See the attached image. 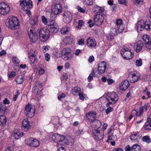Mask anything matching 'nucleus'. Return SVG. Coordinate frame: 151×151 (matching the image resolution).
<instances>
[{
    "mask_svg": "<svg viewBox=\"0 0 151 151\" xmlns=\"http://www.w3.org/2000/svg\"><path fill=\"white\" fill-rule=\"evenodd\" d=\"M6 122V117L3 115L0 116V125L4 126Z\"/></svg>",
    "mask_w": 151,
    "mask_h": 151,
    "instance_id": "obj_28",
    "label": "nucleus"
},
{
    "mask_svg": "<svg viewBox=\"0 0 151 151\" xmlns=\"http://www.w3.org/2000/svg\"><path fill=\"white\" fill-rule=\"evenodd\" d=\"M10 11V8L9 7H7L6 9H0V12L1 14L3 15L7 14Z\"/></svg>",
    "mask_w": 151,
    "mask_h": 151,
    "instance_id": "obj_31",
    "label": "nucleus"
},
{
    "mask_svg": "<svg viewBox=\"0 0 151 151\" xmlns=\"http://www.w3.org/2000/svg\"><path fill=\"white\" fill-rule=\"evenodd\" d=\"M132 76L131 79H130V82L132 83H134L138 81L140 78L139 75L137 73H130L129 76Z\"/></svg>",
    "mask_w": 151,
    "mask_h": 151,
    "instance_id": "obj_23",
    "label": "nucleus"
},
{
    "mask_svg": "<svg viewBox=\"0 0 151 151\" xmlns=\"http://www.w3.org/2000/svg\"><path fill=\"white\" fill-rule=\"evenodd\" d=\"M39 35V39L43 42L47 40L50 37V31L44 28H41L37 30Z\"/></svg>",
    "mask_w": 151,
    "mask_h": 151,
    "instance_id": "obj_3",
    "label": "nucleus"
},
{
    "mask_svg": "<svg viewBox=\"0 0 151 151\" xmlns=\"http://www.w3.org/2000/svg\"><path fill=\"white\" fill-rule=\"evenodd\" d=\"M47 25L50 26V31L52 32L56 33L58 30V26L55 21L52 19L50 20Z\"/></svg>",
    "mask_w": 151,
    "mask_h": 151,
    "instance_id": "obj_11",
    "label": "nucleus"
},
{
    "mask_svg": "<svg viewBox=\"0 0 151 151\" xmlns=\"http://www.w3.org/2000/svg\"><path fill=\"white\" fill-rule=\"evenodd\" d=\"M42 84L39 82L37 81L35 82L32 88L33 93L36 94L40 93L42 90Z\"/></svg>",
    "mask_w": 151,
    "mask_h": 151,
    "instance_id": "obj_13",
    "label": "nucleus"
},
{
    "mask_svg": "<svg viewBox=\"0 0 151 151\" xmlns=\"http://www.w3.org/2000/svg\"><path fill=\"white\" fill-rule=\"evenodd\" d=\"M19 2L20 5L23 6L22 9L23 10L27 11V14L29 13L28 15L31 14L29 9L33 7L32 2V1L29 0L26 1V0H20Z\"/></svg>",
    "mask_w": 151,
    "mask_h": 151,
    "instance_id": "obj_4",
    "label": "nucleus"
},
{
    "mask_svg": "<svg viewBox=\"0 0 151 151\" xmlns=\"http://www.w3.org/2000/svg\"><path fill=\"white\" fill-rule=\"evenodd\" d=\"M106 98L107 100L109 101L108 103L106 104V107H109V106L110 104H115V103H114L112 101H110L109 98H108L107 97H106Z\"/></svg>",
    "mask_w": 151,
    "mask_h": 151,
    "instance_id": "obj_45",
    "label": "nucleus"
},
{
    "mask_svg": "<svg viewBox=\"0 0 151 151\" xmlns=\"http://www.w3.org/2000/svg\"><path fill=\"white\" fill-rule=\"evenodd\" d=\"M124 25L123 24L117 27L118 28V30L119 32H122L124 29Z\"/></svg>",
    "mask_w": 151,
    "mask_h": 151,
    "instance_id": "obj_44",
    "label": "nucleus"
},
{
    "mask_svg": "<svg viewBox=\"0 0 151 151\" xmlns=\"http://www.w3.org/2000/svg\"><path fill=\"white\" fill-rule=\"evenodd\" d=\"M45 59L47 61H49L50 60V56L48 53H46L45 54Z\"/></svg>",
    "mask_w": 151,
    "mask_h": 151,
    "instance_id": "obj_61",
    "label": "nucleus"
},
{
    "mask_svg": "<svg viewBox=\"0 0 151 151\" xmlns=\"http://www.w3.org/2000/svg\"><path fill=\"white\" fill-rule=\"evenodd\" d=\"M29 58L31 61V63L32 64L35 61V60H36V57L35 55L34 54H32L29 57Z\"/></svg>",
    "mask_w": 151,
    "mask_h": 151,
    "instance_id": "obj_39",
    "label": "nucleus"
},
{
    "mask_svg": "<svg viewBox=\"0 0 151 151\" xmlns=\"http://www.w3.org/2000/svg\"><path fill=\"white\" fill-rule=\"evenodd\" d=\"M63 21L65 23L68 24L70 22L72 19V15L70 12H65L63 14Z\"/></svg>",
    "mask_w": 151,
    "mask_h": 151,
    "instance_id": "obj_15",
    "label": "nucleus"
},
{
    "mask_svg": "<svg viewBox=\"0 0 151 151\" xmlns=\"http://www.w3.org/2000/svg\"><path fill=\"white\" fill-rule=\"evenodd\" d=\"M59 147H59L58 150V151H65V149L62 146V145L61 146H59Z\"/></svg>",
    "mask_w": 151,
    "mask_h": 151,
    "instance_id": "obj_64",
    "label": "nucleus"
},
{
    "mask_svg": "<svg viewBox=\"0 0 151 151\" xmlns=\"http://www.w3.org/2000/svg\"><path fill=\"white\" fill-rule=\"evenodd\" d=\"M87 44L88 46L89 47H94L96 45L95 40L91 37H89L87 39Z\"/></svg>",
    "mask_w": 151,
    "mask_h": 151,
    "instance_id": "obj_24",
    "label": "nucleus"
},
{
    "mask_svg": "<svg viewBox=\"0 0 151 151\" xmlns=\"http://www.w3.org/2000/svg\"><path fill=\"white\" fill-rule=\"evenodd\" d=\"M22 128L25 131H27L30 128L29 122L27 119H24L23 120Z\"/></svg>",
    "mask_w": 151,
    "mask_h": 151,
    "instance_id": "obj_21",
    "label": "nucleus"
},
{
    "mask_svg": "<svg viewBox=\"0 0 151 151\" xmlns=\"http://www.w3.org/2000/svg\"><path fill=\"white\" fill-rule=\"evenodd\" d=\"M6 106L4 104H0V113H4L6 110Z\"/></svg>",
    "mask_w": 151,
    "mask_h": 151,
    "instance_id": "obj_41",
    "label": "nucleus"
},
{
    "mask_svg": "<svg viewBox=\"0 0 151 151\" xmlns=\"http://www.w3.org/2000/svg\"><path fill=\"white\" fill-rule=\"evenodd\" d=\"M78 44L80 45H84V40L81 39L78 41Z\"/></svg>",
    "mask_w": 151,
    "mask_h": 151,
    "instance_id": "obj_62",
    "label": "nucleus"
},
{
    "mask_svg": "<svg viewBox=\"0 0 151 151\" xmlns=\"http://www.w3.org/2000/svg\"><path fill=\"white\" fill-rule=\"evenodd\" d=\"M143 46L144 44L142 41L139 40L135 43L134 48L136 52H139L142 49Z\"/></svg>",
    "mask_w": 151,
    "mask_h": 151,
    "instance_id": "obj_18",
    "label": "nucleus"
},
{
    "mask_svg": "<svg viewBox=\"0 0 151 151\" xmlns=\"http://www.w3.org/2000/svg\"><path fill=\"white\" fill-rule=\"evenodd\" d=\"M12 61L15 64H18L20 63V60L16 57L12 58Z\"/></svg>",
    "mask_w": 151,
    "mask_h": 151,
    "instance_id": "obj_48",
    "label": "nucleus"
},
{
    "mask_svg": "<svg viewBox=\"0 0 151 151\" xmlns=\"http://www.w3.org/2000/svg\"><path fill=\"white\" fill-rule=\"evenodd\" d=\"M7 7H9V5L7 4H5L4 2L0 3V9H6Z\"/></svg>",
    "mask_w": 151,
    "mask_h": 151,
    "instance_id": "obj_40",
    "label": "nucleus"
},
{
    "mask_svg": "<svg viewBox=\"0 0 151 151\" xmlns=\"http://www.w3.org/2000/svg\"><path fill=\"white\" fill-rule=\"evenodd\" d=\"M93 0H86L85 1V4L88 5H91L93 4Z\"/></svg>",
    "mask_w": 151,
    "mask_h": 151,
    "instance_id": "obj_51",
    "label": "nucleus"
},
{
    "mask_svg": "<svg viewBox=\"0 0 151 151\" xmlns=\"http://www.w3.org/2000/svg\"><path fill=\"white\" fill-rule=\"evenodd\" d=\"M146 47L148 49H151V41H147L145 44Z\"/></svg>",
    "mask_w": 151,
    "mask_h": 151,
    "instance_id": "obj_46",
    "label": "nucleus"
},
{
    "mask_svg": "<svg viewBox=\"0 0 151 151\" xmlns=\"http://www.w3.org/2000/svg\"><path fill=\"white\" fill-rule=\"evenodd\" d=\"M106 37L108 40L109 41H112L114 39V37L110 33L106 35Z\"/></svg>",
    "mask_w": 151,
    "mask_h": 151,
    "instance_id": "obj_47",
    "label": "nucleus"
},
{
    "mask_svg": "<svg viewBox=\"0 0 151 151\" xmlns=\"http://www.w3.org/2000/svg\"><path fill=\"white\" fill-rule=\"evenodd\" d=\"M142 60L141 59L137 60L136 61V64L137 66H139L142 65Z\"/></svg>",
    "mask_w": 151,
    "mask_h": 151,
    "instance_id": "obj_52",
    "label": "nucleus"
},
{
    "mask_svg": "<svg viewBox=\"0 0 151 151\" xmlns=\"http://www.w3.org/2000/svg\"><path fill=\"white\" fill-rule=\"evenodd\" d=\"M114 110V109L111 107H109L106 110V112L107 114H108L109 113Z\"/></svg>",
    "mask_w": 151,
    "mask_h": 151,
    "instance_id": "obj_50",
    "label": "nucleus"
},
{
    "mask_svg": "<svg viewBox=\"0 0 151 151\" xmlns=\"http://www.w3.org/2000/svg\"><path fill=\"white\" fill-rule=\"evenodd\" d=\"M38 18L37 16H36L33 18L31 19L30 20V24L32 25L36 24L37 22Z\"/></svg>",
    "mask_w": 151,
    "mask_h": 151,
    "instance_id": "obj_34",
    "label": "nucleus"
},
{
    "mask_svg": "<svg viewBox=\"0 0 151 151\" xmlns=\"http://www.w3.org/2000/svg\"><path fill=\"white\" fill-rule=\"evenodd\" d=\"M142 140L147 143H149L151 142V140L148 136H145L142 138Z\"/></svg>",
    "mask_w": 151,
    "mask_h": 151,
    "instance_id": "obj_38",
    "label": "nucleus"
},
{
    "mask_svg": "<svg viewBox=\"0 0 151 151\" xmlns=\"http://www.w3.org/2000/svg\"><path fill=\"white\" fill-rule=\"evenodd\" d=\"M16 81L18 84H22L24 81L23 77L22 76H18L16 79Z\"/></svg>",
    "mask_w": 151,
    "mask_h": 151,
    "instance_id": "obj_32",
    "label": "nucleus"
},
{
    "mask_svg": "<svg viewBox=\"0 0 151 151\" xmlns=\"http://www.w3.org/2000/svg\"><path fill=\"white\" fill-rule=\"evenodd\" d=\"M136 27L137 31H142L144 28L149 31H151V21L147 19L145 22L143 20H141L136 24Z\"/></svg>",
    "mask_w": 151,
    "mask_h": 151,
    "instance_id": "obj_1",
    "label": "nucleus"
},
{
    "mask_svg": "<svg viewBox=\"0 0 151 151\" xmlns=\"http://www.w3.org/2000/svg\"><path fill=\"white\" fill-rule=\"evenodd\" d=\"M6 24L9 28L17 29L19 28V20L15 17H10L6 20Z\"/></svg>",
    "mask_w": 151,
    "mask_h": 151,
    "instance_id": "obj_2",
    "label": "nucleus"
},
{
    "mask_svg": "<svg viewBox=\"0 0 151 151\" xmlns=\"http://www.w3.org/2000/svg\"><path fill=\"white\" fill-rule=\"evenodd\" d=\"M130 151H141V149L139 145L135 144L132 147V150Z\"/></svg>",
    "mask_w": 151,
    "mask_h": 151,
    "instance_id": "obj_29",
    "label": "nucleus"
},
{
    "mask_svg": "<svg viewBox=\"0 0 151 151\" xmlns=\"http://www.w3.org/2000/svg\"><path fill=\"white\" fill-rule=\"evenodd\" d=\"M93 138L96 140H101L104 136V132L103 130L99 129H94L92 130Z\"/></svg>",
    "mask_w": 151,
    "mask_h": 151,
    "instance_id": "obj_8",
    "label": "nucleus"
},
{
    "mask_svg": "<svg viewBox=\"0 0 151 151\" xmlns=\"http://www.w3.org/2000/svg\"><path fill=\"white\" fill-rule=\"evenodd\" d=\"M104 19V15L101 14H97L94 18V22L96 25L99 26L102 24Z\"/></svg>",
    "mask_w": 151,
    "mask_h": 151,
    "instance_id": "obj_12",
    "label": "nucleus"
},
{
    "mask_svg": "<svg viewBox=\"0 0 151 151\" xmlns=\"http://www.w3.org/2000/svg\"><path fill=\"white\" fill-rule=\"evenodd\" d=\"M121 54L124 58L129 60L132 58L133 54L131 52L130 50H128V48H123L120 51Z\"/></svg>",
    "mask_w": 151,
    "mask_h": 151,
    "instance_id": "obj_6",
    "label": "nucleus"
},
{
    "mask_svg": "<svg viewBox=\"0 0 151 151\" xmlns=\"http://www.w3.org/2000/svg\"><path fill=\"white\" fill-rule=\"evenodd\" d=\"M42 20L43 23L45 24H47L48 22L47 21L46 18L44 16H42Z\"/></svg>",
    "mask_w": 151,
    "mask_h": 151,
    "instance_id": "obj_57",
    "label": "nucleus"
},
{
    "mask_svg": "<svg viewBox=\"0 0 151 151\" xmlns=\"http://www.w3.org/2000/svg\"><path fill=\"white\" fill-rule=\"evenodd\" d=\"M96 116V112L94 111H90L86 114V120L89 122H92L95 119Z\"/></svg>",
    "mask_w": 151,
    "mask_h": 151,
    "instance_id": "obj_17",
    "label": "nucleus"
},
{
    "mask_svg": "<svg viewBox=\"0 0 151 151\" xmlns=\"http://www.w3.org/2000/svg\"><path fill=\"white\" fill-rule=\"evenodd\" d=\"M129 83L127 80H123L119 85V87L122 90L125 91L129 86Z\"/></svg>",
    "mask_w": 151,
    "mask_h": 151,
    "instance_id": "obj_20",
    "label": "nucleus"
},
{
    "mask_svg": "<svg viewBox=\"0 0 151 151\" xmlns=\"http://www.w3.org/2000/svg\"><path fill=\"white\" fill-rule=\"evenodd\" d=\"M35 112V109L32 108L31 105L27 104L26 105L24 113L27 117L32 118L34 116Z\"/></svg>",
    "mask_w": 151,
    "mask_h": 151,
    "instance_id": "obj_7",
    "label": "nucleus"
},
{
    "mask_svg": "<svg viewBox=\"0 0 151 151\" xmlns=\"http://www.w3.org/2000/svg\"><path fill=\"white\" fill-rule=\"evenodd\" d=\"M122 20L117 19L116 21V24L118 26H119L122 24Z\"/></svg>",
    "mask_w": 151,
    "mask_h": 151,
    "instance_id": "obj_58",
    "label": "nucleus"
},
{
    "mask_svg": "<svg viewBox=\"0 0 151 151\" xmlns=\"http://www.w3.org/2000/svg\"><path fill=\"white\" fill-rule=\"evenodd\" d=\"M81 91V88L77 86L74 87L72 88L71 90V93L72 94L75 95L77 93L80 92Z\"/></svg>",
    "mask_w": 151,
    "mask_h": 151,
    "instance_id": "obj_27",
    "label": "nucleus"
},
{
    "mask_svg": "<svg viewBox=\"0 0 151 151\" xmlns=\"http://www.w3.org/2000/svg\"><path fill=\"white\" fill-rule=\"evenodd\" d=\"M22 134H21L20 132L17 131L14 132V137L16 139H18L20 138L23 135V133H22Z\"/></svg>",
    "mask_w": 151,
    "mask_h": 151,
    "instance_id": "obj_30",
    "label": "nucleus"
},
{
    "mask_svg": "<svg viewBox=\"0 0 151 151\" xmlns=\"http://www.w3.org/2000/svg\"><path fill=\"white\" fill-rule=\"evenodd\" d=\"M59 138L60 134L57 133L54 134L52 135V139L53 141L54 142L57 143L58 147H59V146H60L62 145V143H59Z\"/></svg>",
    "mask_w": 151,
    "mask_h": 151,
    "instance_id": "obj_22",
    "label": "nucleus"
},
{
    "mask_svg": "<svg viewBox=\"0 0 151 151\" xmlns=\"http://www.w3.org/2000/svg\"><path fill=\"white\" fill-rule=\"evenodd\" d=\"M67 137L65 136L60 135L59 143H62L63 142L65 143L66 141Z\"/></svg>",
    "mask_w": 151,
    "mask_h": 151,
    "instance_id": "obj_35",
    "label": "nucleus"
},
{
    "mask_svg": "<svg viewBox=\"0 0 151 151\" xmlns=\"http://www.w3.org/2000/svg\"><path fill=\"white\" fill-rule=\"evenodd\" d=\"M65 96V94L63 93H61L59 95L58 98L59 100H61L62 98H64Z\"/></svg>",
    "mask_w": 151,
    "mask_h": 151,
    "instance_id": "obj_56",
    "label": "nucleus"
},
{
    "mask_svg": "<svg viewBox=\"0 0 151 151\" xmlns=\"http://www.w3.org/2000/svg\"><path fill=\"white\" fill-rule=\"evenodd\" d=\"M49 47L48 46H44L43 47V51L45 53L47 50H48Z\"/></svg>",
    "mask_w": 151,
    "mask_h": 151,
    "instance_id": "obj_63",
    "label": "nucleus"
},
{
    "mask_svg": "<svg viewBox=\"0 0 151 151\" xmlns=\"http://www.w3.org/2000/svg\"><path fill=\"white\" fill-rule=\"evenodd\" d=\"M16 75V73L14 71L12 72L9 75V77L10 78H12L14 77Z\"/></svg>",
    "mask_w": 151,
    "mask_h": 151,
    "instance_id": "obj_60",
    "label": "nucleus"
},
{
    "mask_svg": "<svg viewBox=\"0 0 151 151\" xmlns=\"http://www.w3.org/2000/svg\"><path fill=\"white\" fill-rule=\"evenodd\" d=\"M109 33L112 35L114 36L116 35L117 34L116 29L114 28L111 29L110 32Z\"/></svg>",
    "mask_w": 151,
    "mask_h": 151,
    "instance_id": "obj_42",
    "label": "nucleus"
},
{
    "mask_svg": "<svg viewBox=\"0 0 151 151\" xmlns=\"http://www.w3.org/2000/svg\"><path fill=\"white\" fill-rule=\"evenodd\" d=\"M77 8L79 12L83 13L85 12V10L83 8H81L79 6H77Z\"/></svg>",
    "mask_w": 151,
    "mask_h": 151,
    "instance_id": "obj_59",
    "label": "nucleus"
},
{
    "mask_svg": "<svg viewBox=\"0 0 151 151\" xmlns=\"http://www.w3.org/2000/svg\"><path fill=\"white\" fill-rule=\"evenodd\" d=\"M25 143L31 147H37L39 144V142L36 139L33 138H30L26 139L25 141Z\"/></svg>",
    "mask_w": 151,
    "mask_h": 151,
    "instance_id": "obj_9",
    "label": "nucleus"
},
{
    "mask_svg": "<svg viewBox=\"0 0 151 151\" xmlns=\"http://www.w3.org/2000/svg\"><path fill=\"white\" fill-rule=\"evenodd\" d=\"M106 97L109 98L110 100L115 103L118 101L119 99L117 94L114 92L111 93L108 92L106 94Z\"/></svg>",
    "mask_w": 151,
    "mask_h": 151,
    "instance_id": "obj_14",
    "label": "nucleus"
},
{
    "mask_svg": "<svg viewBox=\"0 0 151 151\" xmlns=\"http://www.w3.org/2000/svg\"><path fill=\"white\" fill-rule=\"evenodd\" d=\"M65 144L67 145H72L74 142V139L69 138V139H66V141Z\"/></svg>",
    "mask_w": 151,
    "mask_h": 151,
    "instance_id": "obj_33",
    "label": "nucleus"
},
{
    "mask_svg": "<svg viewBox=\"0 0 151 151\" xmlns=\"http://www.w3.org/2000/svg\"><path fill=\"white\" fill-rule=\"evenodd\" d=\"M118 3L119 4H122L125 6L127 5V3L126 0H119Z\"/></svg>",
    "mask_w": 151,
    "mask_h": 151,
    "instance_id": "obj_53",
    "label": "nucleus"
},
{
    "mask_svg": "<svg viewBox=\"0 0 151 151\" xmlns=\"http://www.w3.org/2000/svg\"><path fill=\"white\" fill-rule=\"evenodd\" d=\"M106 63L104 61L101 62L98 65V70L99 73H103L105 72Z\"/></svg>",
    "mask_w": 151,
    "mask_h": 151,
    "instance_id": "obj_19",
    "label": "nucleus"
},
{
    "mask_svg": "<svg viewBox=\"0 0 151 151\" xmlns=\"http://www.w3.org/2000/svg\"><path fill=\"white\" fill-rule=\"evenodd\" d=\"M142 39L144 41H146L147 42V40L148 41H150V37L149 36L147 35H144L142 37Z\"/></svg>",
    "mask_w": 151,
    "mask_h": 151,
    "instance_id": "obj_49",
    "label": "nucleus"
},
{
    "mask_svg": "<svg viewBox=\"0 0 151 151\" xmlns=\"http://www.w3.org/2000/svg\"><path fill=\"white\" fill-rule=\"evenodd\" d=\"M92 123L94 127L97 128V129H99L101 126V123L98 120L95 119Z\"/></svg>",
    "mask_w": 151,
    "mask_h": 151,
    "instance_id": "obj_26",
    "label": "nucleus"
},
{
    "mask_svg": "<svg viewBox=\"0 0 151 151\" xmlns=\"http://www.w3.org/2000/svg\"><path fill=\"white\" fill-rule=\"evenodd\" d=\"M29 32H28L29 38L31 41L33 43L36 42L38 40L37 34L31 29H30Z\"/></svg>",
    "mask_w": 151,
    "mask_h": 151,
    "instance_id": "obj_16",
    "label": "nucleus"
},
{
    "mask_svg": "<svg viewBox=\"0 0 151 151\" xmlns=\"http://www.w3.org/2000/svg\"><path fill=\"white\" fill-rule=\"evenodd\" d=\"M144 129L145 130L151 129V124L149 122H148L147 121V122L145 124V126H144Z\"/></svg>",
    "mask_w": 151,
    "mask_h": 151,
    "instance_id": "obj_37",
    "label": "nucleus"
},
{
    "mask_svg": "<svg viewBox=\"0 0 151 151\" xmlns=\"http://www.w3.org/2000/svg\"><path fill=\"white\" fill-rule=\"evenodd\" d=\"M51 9L52 13L55 15H57L62 12V7L60 3L52 5Z\"/></svg>",
    "mask_w": 151,
    "mask_h": 151,
    "instance_id": "obj_10",
    "label": "nucleus"
},
{
    "mask_svg": "<svg viewBox=\"0 0 151 151\" xmlns=\"http://www.w3.org/2000/svg\"><path fill=\"white\" fill-rule=\"evenodd\" d=\"M94 8L93 10L95 12L102 13L104 11V9L103 7L99 6L97 5H95L94 6Z\"/></svg>",
    "mask_w": 151,
    "mask_h": 151,
    "instance_id": "obj_25",
    "label": "nucleus"
},
{
    "mask_svg": "<svg viewBox=\"0 0 151 151\" xmlns=\"http://www.w3.org/2000/svg\"><path fill=\"white\" fill-rule=\"evenodd\" d=\"M83 134V132L82 130L78 129L76 131V134L77 136L82 135Z\"/></svg>",
    "mask_w": 151,
    "mask_h": 151,
    "instance_id": "obj_55",
    "label": "nucleus"
},
{
    "mask_svg": "<svg viewBox=\"0 0 151 151\" xmlns=\"http://www.w3.org/2000/svg\"><path fill=\"white\" fill-rule=\"evenodd\" d=\"M137 136V134H131L130 136L131 139L132 141H135V140L137 139V138L138 137Z\"/></svg>",
    "mask_w": 151,
    "mask_h": 151,
    "instance_id": "obj_43",
    "label": "nucleus"
},
{
    "mask_svg": "<svg viewBox=\"0 0 151 151\" xmlns=\"http://www.w3.org/2000/svg\"><path fill=\"white\" fill-rule=\"evenodd\" d=\"M61 33L63 35H65L68 32V27H65L61 29Z\"/></svg>",
    "mask_w": 151,
    "mask_h": 151,
    "instance_id": "obj_36",
    "label": "nucleus"
},
{
    "mask_svg": "<svg viewBox=\"0 0 151 151\" xmlns=\"http://www.w3.org/2000/svg\"><path fill=\"white\" fill-rule=\"evenodd\" d=\"M79 98L81 100H83L84 98L85 97L84 96V94L82 92H80L78 94Z\"/></svg>",
    "mask_w": 151,
    "mask_h": 151,
    "instance_id": "obj_54",
    "label": "nucleus"
},
{
    "mask_svg": "<svg viewBox=\"0 0 151 151\" xmlns=\"http://www.w3.org/2000/svg\"><path fill=\"white\" fill-rule=\"evenodd\" d=\"M61 58L65 60H67L71 58L72 55L70 49L66 47L62 50Z\"/></svg>",
    "mask_w": 151,
    "mask_h": 151,
    "instance_id": "obj_5",
    "label": "nucleus"
}]
</instances>
